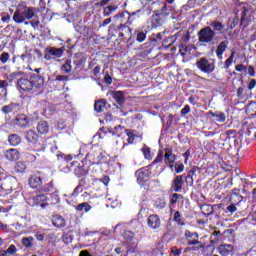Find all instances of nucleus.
<instances>
[{
    "label": "nucleus",
    "instance_id": "5",
    "mask_svg": "<svg viewBox=\"0 0 256 256\" xmlns=\"http://www.w3.org/2000/svg\"><path fill=\"white\" fill-rule=\"evenodd\" d=\"M196 67H197V69L202 71V73H207V75H209V74L213 73V71H215V63L209 61L207 58H200L196 62Z\"/></svg>",
    "mask_w": 256,
    "mask_h": 256
},
{
    "label": "nucleus",
    "instance_id": "61",
    "mask_svg": "<svg viewBox=\"0 0 256 256\" xmlns=\"http://www.w3.org/2000/svg\"><path fill=\"white\" fill-rule=\"evenodd\" d=\"M169 8H167V5H164L162 8H161V15H169Z\"/></svg>",
    "mask_w": 256,
    "mask_h": 256
},
{
    "label": "nucleus",
    "instance_id": "52",
    "mask_svg": "<svg viewBox=\"0 0 256 256\" xmlns=\"http://www.w3.org/2000/svg\"><path fill=\"white\" fill-rule=\"evenodd\" d=\"M184 169H185V166L182 163L175 165L176 173H183Z\"/></svg>",
    "mask_w": 256,
    "mask_h": 256
},
{
    "label": "nucleus",
    "instance_id": "33",
    "mask_svg": "<svg viewBox=\"0 0 256 256\" xmlns=\"http://www.w3.org/2000/svg\"><path fill=\"white\" fill-rule=\"evenodd\" d=\"M173 220L177 222V225H181V226L185 225V221L183 220V218H181V213L179 211H176L174 213Z\"/></svg>",
    "mask_w": 256,
    "mask_h": 256
},
{
    "label": "nucleus",
    "instance_id": "28",
    "mask_svg": "<svg viewBox=\"0 0 256 256\" xmlns=\"http://www.w3.org/2000/svg\"><path fill=\"white\" fill-rule=\"evenodd\" d=\"M41 193H45L47 195V193H53V182L44 184L42 187H40L39 190Z\"/></svg>",
    "mask_w": 256,
    "mask_h": 256
},
{
    "label": "nucleus",
    "instance_id": "1",
    "mask_svg": "<svg viewBox=\"0 0 256 256\" xmlns=\"http://www.w3.org/2000/svg\"><path fill=\"white\" fill-rule=\"evenodd\" d=\"M45 85V78L39 74H32L30 78L22 76L17 80V89L25 91L26 93H32L33 95H39Z\"/></svg>",
    "mask_w": 256,
    "mask_h": 256
},
{
    "label": "nucleus",
    "instance_id": "29",
    "mask_svg": "<svg viewBox=\"0 0 256 256\" xmlns=\"http://www.w3.org/2000/svg\"><path fill=\"white\" fill-rule=\"evenodd\" d=\"M73 66H71V60H66L61 66L62 73H71Z\"/></svg>",
    "mask_w": 256,
    "mask_h": 256
},
{
    "label": "nucleus",
    "instance_id": "64",
    "mask_svg": "<svg viewBox=\"0 0 256 256\" xmlns=\"http://www.w3.org/2000/svg\"><path fill=\"white\" fill-rule=\"evenodd\" d=\"M181 55L185 56V53H187V46L182 45L180 48Z\"/></svg>",
    "mask_w": 256,
    "mask_h": 256
},
{
    "label": "nucleus",
    "instance_id": "18",
    "mask_svg": "<svg viewBox=\"0 0 256 256\" xmlns=\"http://www.w3.org/2000/svg\"><path fill=\"white\" fill-rule=\"evenodd\" d=\"M26 141H28V143H37V141H39V135L37 134V132H35V130H28L26 131Z\"/></svg>",
    "mask_w": 256,
    "mask_h": 256
},
{
    "label": "nucleus",
    "instance_id": "6",
    "mask_svg": "<svg viewBox=\"0 0 256 256\" xmlns=\"http://www.w3.org/2000/svg\"><path fill=\"white\" fill-rule=\"evenodd\" d=\"M65 53V48L47 47L44 50V59L51 61V59H60Z\"/></svg>",
    "mask_w": 256,
    "mask_h": 256
},
{
    "label": "nucleus",
    "instance_id": "56",
    "mask_svg": "<svg viewBox=\"0 0 256 256\" xmlns=\"http://www.w3.org/2000/svg\"><path fill=\"white\" fill-rule=\"evenodd\" d=\"M236 71L242 72V71H247V66L243 65V64H238L235 67Z\"/></svg>",
    "mask_w": 256,
    "mask_h": 256
},
{
    "label": "nucleus",
    "instance_id": "2",
    "mask_svg": "<svg viewBox=\"0 0 256 256\" xmlns=\"http://www.w3.org/2000/svg\"><path fill=\"white\" fill-rule=\"evenodd\" d=\"M35 17V8L28 7L25 4H19L14 12L13 21L15 23H25Z\"/></svg>",
    "mask_w": 256,
    "mask_h": 256
},
{
    "label": "nucleus",
    "instance_id": "40",
    "mask_svg": "<svg viewBox=\"0 0 256 256\" xmlns=\"http://www.w3.org/2000/svg\"><path fill=\"white\" fill-rule=\"evenodd\" d=\"M57 159L58 161H61V159H63L64 161H67V163H69V161H72L73 157L71 155L66 156L63 153L57 154Z\"/></svg>",
    "mask_w": 256,
    "mask_h": 256
},
{
    "label": "nucleus",
    "instance_id": "47",
    "mask_svg": "<svg viewBox=\"0 0 256 256\" xmlns=\"http://www.w3.org/2000/svg\"><path fill=\"white\" fill-rule=\"evenodd\" d=\"M62 240H63V243L68 245V243H71V241H73V238L69 234H65L63 235Z\"/></svg>",
    "mask_w": 256,
    "mask_h": 256
},
{
    "label": "nucleus",
    "instance_id": "31",
    "mask_svg": "<svg viewBox=\"0 0 256 256\" xmlns=\"http://www.w3.org/2000/svg\"><path fill=\"white\" fill-rule=\"evenodd\" d=\"M23 75H25V73L23 71H18V72H13L11 74L8 75V79L10 81H13L15 79H21V77H23Z\"/></svg>",
    "mask_w": 256,
    "mask_h": 256
},
{
    "label": "nucleus",
    "instance_id": "26",
    "mask_svg": "<svg viewBox=\"0 0 256 256\" xmlns=\"http://www.w3.org/2000/svg\"><path fill=\"white\" fill-rule=\"evenodd\" d=\"M8 141L12 147H17L21 143V137L17 134H12L9 136Z\"/></svg>",
    "mask_w": 256,
    "mask_h": 256
},
{
    "label": "nucleus",
    "instance_id": "24",
    "mask_svg": "<svg viewBox=\"0 0 256 256\" xmlns=\"http://www.w3.org/2000/svg\"><path fill=\"white\" fill-rule=\"evenodd\" d=\"M107 105V101L105 100H98L95 102L94 104V110L97 113H103V111H105V106Z\"/></svg>",
    "mask_w": 256,
    "mask_h": 256
},
{
    "label": "nucleus",
    "instance_id": "19",
    "mask_svg": "<svg viewBox=\"0 0 256 256\" xmlns=\"http://www.w3.org/2000/svg\"><path fill=\"white\" fill-rule=\"evenodd\" d=\"M5 158L8 161H17L19 159V151L17 149H9L5 152Z\"/></svg>",
    "mask_w": 256,
    "mask_h": 256
},
{
    "label": "nucleus",
    "instance_id": "23",
    "mask_svg": "<svg viewBox=\"0 0 256 256\" xmlns=\"http://www.w3.org/2000/svg\"><path fill=\"white\" fill-rule=\"evenodd\" d=\"M117 9H119V6H117V4H112L104 7L103 9L104 17H109L110 15H113V13H115Z\"/></svg>",
    "mask_w": 256,
    "mask_h": 256
},
{
    "label": "nucleus",
    "instance_id": "21",
    "mask_svg": "<svg viewBox=\"0 0 256 256\" xmlns=\"http://www.w3.org/2000/svg\"><path fill=\"white\" fill-rule=\"evenodd\" d=\"M19 109V104L17 103H10L6 106H3L1 111L4 113V115H9V113H13V111H16Z\"/></svg>",
    "mask_w": 256,
    "mask_h": 256
},
{
    "label": "nucleus",
    "instance_id": "8",
    "mask_svg": "<svg viewBox=\"0 0 256 256\" xmlns=\"http://www.w3.org/2000/svg\"><path fill=\"white\" fill-rule=\"evenodd\" d=\"M217 250L221 256H233L235 254V248L231 244H221Z\"/></svg>",
    "mask_w": 256,
    "mask_h": 256
},
{
    "label": "nucleus",
    "instance_id": "59",
    "mask_svg": "<svg viewBox=\"0 0 256 256\" xmlns=\"http://www.w3.org/2000/svg\"><path fill=\"white\" fill-rule=\"evenodd\" d=\"M56 81H69V76L58 75V76L56 77Z\"/></svg>",
    "mask_w": 256,
    "mask_h": 256
},
{
    "label": "nucleus",
    "instance_id": "54",
    "mask_svg": "<svg viewBox=\"0 0 256 256\" xmlns=\"http://www.w3.org/2000/svg\"><path fill=\"white\" fill-rule=\"evenodd\" d=\"M133 232L131 231H127L124 233V239H128V241H132L133 240Z\"/></svg>",
    "mask_w": 256,
    "mask_h": 256
},
{
    "label": "nucleus",
    "instance_id": "14",
    "mask_svg": "<svg viewBox=\"0 0 256 256\" xmlns=\"http://www.w3.org/2000/svg\"><path fill=\"white\" fill-rule=\"evenodd\" d=\"M176 156L173 154V150L170 148L165 149V154H164V162L166 165H171V163H175Z\"/></svg>",
    "mask_w": 256,
    "mask_h": 256
},
{
    "label": "nucleus",
    "instance_id": "60",
    "mask_svg": "<svg viewBox=\"0 0 256 256\" xmlns=\"http://www.w3.org/2000/svg\"><path fill=\"white\" fill-rule=\"evenodd\" d=\"M36 239L38 241H43V239H45V234L41 233V232H37L35 235Z\"/></svg>",
    "mask_w": 256,
    "mask_h": 256
},
{
    "label": "nucleus",
    "instance_id": "32",
    "mask_svg": "<svg viewBox=\"0 0 256 256\" xmlns=\"http://www.w3.org/2000/svg\"><path fill=\"white\" fill-rule=\"evenodd\" d=\"M74 65H75V71H81L83 67H85V60L84 59H76L74 60Z\"/></svg>",
    "mask_w": 256,
    "mask_h": 256
},
{
    "label": "nucleus",
    "instance_id": "58",
    "mask_svg": "<svg viewBox=\"0 0 256 256\" xmlns=\"http://www.w3.org/2000/svg\"><path fill=\"white\" fill-rule=\"evenodd\" d=\"M171 254L175 255V256H179V255H181V249L173 247L171 249Z\"/></svg>",
    "mask_w": 256,
    "mask_h": 256
},
{
    "label": "nucleus",
    "instance_id": "35",
    "mask_svg": "<svg viewBox=\"0 0 256 256\" xmlns=\"http://www.w3.org/2000/svg\"><path fill=\"white\" fill-rule=\"evenodd\" d=\"M245 15H247L246 10L241 13L240 26L244 28L249 27V20L245 19Z\"/></svg>",
    "mask_w": 256,
    "mask_h": 256
},
{
    "label": "nucleus",
    "instance_id": "57",
    "mask_svg": "<svg viewBox=\"0 0 256 256\" xmlns=\"http://www.w3.org/2000/svg\"><path fill=\"white\" fill-rule=\"evenodd\" d=\"M104 81L105 83H107L108 85H111V83H113V78H111V76L109 74H105L104 76Z\"/></svg>",
    "mask_w": 256,
    "mask_h": 256
},
{
    "label": "nucleus",
    "instance_id": "17",
    "mask_svg": "<svg viewBox=\"0 0 256 256\" xmlns=\"http://www.w3.org/2000/svg\"><path fill=\"white\" fill-rule=\"evenodd\" d=\"M111 96L115 99L116 103L121 107L125 103V96L122 91H112Z\"/></svg>",
    "mask_w": 256,
    "mask_h": 256
},
{
    "label": "nucleus",
    "instance_id": "30",
    "mask_svg": "<svg viewBox=\"0 0 256 256\" xmlns=\"http://www.w3.org/2000/svg\"><path fill=\"white\" fill-rule=\"evenodd\" d=\"M90 209H91V205H89V203L87 202H83L76 206V211H85V213H89Z\"/></svg>",
    "mask_w": 256,
    "mask_h": 256
},
{
    "label": "nucleus",
    "instance_id": "48",
    "mask_svg": "<svg viewBox=\"0 0 256 256\" xmlns=\"http://www.w3.org/2000/svg\"><path fill=\"white\" fill-rule=\"evenodd\" d=\"M237 25H239V16H235V18L230 24V29H235Z\"/></svg>",
    "mask_w": 256,
    "mask_h": 256
},
{
    "label": "nucleus",
    "instance_id": "55",
    "mask_svg": "<svg viewBox=\"0 0 256 256\" xmlns=\"http://www.w3.org/2000/svg\"><path fill=\"white\" fill-rule=\"evenodd\" d=\"M17 251V248L15 245H10L9 248L6 250V253H9L10 255H13Z\"/></svg>",
    "mask_w": 256,
    "mask_h": 256
},
{
    "label": "nucleus",
    "instance_id": "46",
    "mask_svg": "<svg viewBox=\"0 0 256 256\" xmlns=\"http://www.w3.org/2000/svg\"><path fill=\"white\" fill-rule=\"evenodd\" d=\"M127 135H128L127 143L128 144L133 143V141H135V134H133V132L131 131H128Z\"/></svg>",
    "mask_w": 256,
    "mask_h": 256
},
{
    "label": "nucleus",
    "instance_id": "11",
    "mask_svg": "<svg viewBox=\"0 0 256 256\" xmlns=\"http://www.w3.org/2000/svg\"><path fill=\"white\" fill-rule=\"evenodd\" d=\"M208 27H211L215 35H223V33H225V25H223V23L218 20L211 21Z\"/></svg>",
    "mask_w": 256,
    "mask_h": 256
},
{
    "label": "nucleus",
    "instance_id": "15",
    "mask_svg": "<svg viewBox=\"0 0 256 256\" xmlns=\"http://www.w3.org/2000/svg\"><path fill=\"white\" fill-rule=\"evenodd\" d=\"M227 45H229V41L224 40L219 43L217 49H216V55L219 59H223V53L227 51Z\"/></svg>",
    "mask_w": 256,
    "mask_h": 256
},
{
    "label": "nucleus",
    "instance_id": "51",
    "mask_svg": "<svg viewBox=\"0 0 256 256\" xmlns=\"http://www.w3.org/2000/svg\"><path fill=\"white\" fill-rule=\"evenodd\" d=\"M226 210H227V213H231V215H233V213L237 211V207L235 206V204H232L227 206Z\"/></svg>",
    "mask_w": 256,
    "mask_h": 256
},
{
    "label": "nucleus",
    "instance_id": "36",
    "mask_svg": "<svg viewBox=\"0 0 256 256\" xmlns=\"http://www.w3.org/2000/svg\"><path fill=\"white\" fill-rule=\"evenodd\" d=\"M33 237H26L22 239V245H24V247L29 248V247H33Z\"/></svg>",
    "mask_w": 256,
    "mask_h": 256
},
{
    "label": "nucleus",
    "instance_id": "10",
    "mask_svg": "<svg viewBox=\"0 0 256 256\" xmlns=\"http://www.w3.org/2000/svg\"><path fill=\"white\" fill-rule=\"evenodd\" d=\"M147 225L150 229H159L161 227V218L157 214H151L147 218Z\"/></svg>",
    "mask_w": 256,
    "mask_h": 256
},
{
    "label": "nucleus",
    "instance_id": "22",
    "mask_svg": "<svg viewBox=\"0 0 256 256\" xmlns=\"http://www.w3.org/2000/svg\"><path fill=\"white\" fill-rule=\"evenodd\" d=\"M52 225L58 228L65 227V218L61 217L60 215H54L52 217Z\"/></svg>",
    "mask_w": 256,
    "mask_h": 256
},
{
    "label": "nucleus",
    "instance_id": "20",
    "mask_svg": "<svg viewBox=\"0 0 256 256\" xmlns=\"http://www.w3.org/2000/svg\"><path fill=\"white\" fill-rule=\"evenodd\" d=\"M37 131L40 135H47V133H49V124L47 121L38 122Z\"/></svg>",
    "mask_w": 256,
    "mask_h": 256
},
{
    "label": "nucleus",
    "instance_id": "25",
    "mask_svg": "<svg viewBox=\"0 0 256 256\" xmlns=\"http://www.w3.org/2000/svg\"><path fill=\"white\" fill-rule=\"evenodd\" d=\"M14 170L16 173H25V171H27V164L23 161H18L14 166Z\"/></svg>",
    "mask_w": 256,
    "mask_h": 256
},
{
    "label": "nucleus",
    "instance_id": "13",
    "mask_svg": "<svg viewBox=\"0 0 256 256\" xmlns=\"http://www.w3.org/2000/svg\"><path fill=\"white\" fill-rule=\"evenodd\" d=\"M28 183L32 189H39L43 185V180L37 174H33L29 177Z\"/></svg>",
    "mask_w": 256,
    "mask_h": 256
},
{
    "label": "nucleus",
    "instance_id": "37",
    "mask_svg": "<svg viewBox=\"0 0 256 256\" xmlns=\"http://www.w3.org/2000/svg\"><path fill=\"white\" fill-rule=\"evenodd\" d=\"M74 173H75L76 177H83V175H85L86 171L84 170L83 166H77L74 169Z\"/></svg>",
    "mask_w": 256,
    "mask_h": 256
},
{
    "label": "nucleus",
    "instance_id": "7",
    "mask_svg": "<svg viewBox=\"0 0 256 256\" xmlns=\"http://www.w3.org/2000/svg\"><path fill=\"white\" fill-rule=\"evenodd\" d=\"M135 175L137 177L138 183L141 185L149 181V177L151 176V171H149V169L147 168H141L136 171Z\"/></svg>",
    "mask_w": 256,
    "mask_h": 256
},
{
    "label": "nucleus",
    "instance_id": "4",
    "mask_svg": "<svg viewBox=\"0 0 256 256\" xmlns=\"http://www.w3.org/2000/svg\"><path fill=\"white\" fill-rule=\"evenodd\" d=\"M184 235L189 246L197 245L191 247L190 251H199V249H205V243H201V241H199V233L186 230Z\"/></svg>",
    "mask_w": 256,
    "mask_h": 256
},
{
    "label": "nucleus",
    "instance_id": "42",
    "mask_svg": "<svg viewBox=\"0 0 256 256\" xmlns=\"http://www.w3.org/2000/svg\"><path fill=\"white\" fill-rule=\"evenodd\" d=\"M10 58H11V56H10L9 53H7V52H3V53L0 55V61H1V63H3V64L7 63V61H9Z\"/></svg>",
    "mask_w": 256,
    "mask_h": 256
},
{
    "label": "nucleus",
    "instance_id": "38",
    "mask_svg": "<svg viewBox=\"0 0 256 256\" xmlns=\"http://www.w3.org/2000/svg\"><path fill=\"white\" fill-rule=\"evenodd\" d=\"M217 119L216 121H218V123H225L226 121V116H225V113L223 112H216V116H215Z\"/></svg>",
    "mask_w": 256,
    "mask_h": 256
},
{
    "label": "nucleus",
    "instance_id": "3",
    "mask_svg": "<svg viewBox=\"0 0 256 256\" xmlns=\"http://www.w3.org/2000/svg\"><path fill=\"white\" fill-rule=\"evenodd\" d=\"M199 43H203V45H209L215 43V31L209 26H206L197 33Z\"/></svg>",
    "mask_w": 256,
    "mask_h": 256
},
{
    "label": "nucleus",
    "instance_id": "45",
    "mask_svg": "<svg viewBox=\"0 0 256 256\" xmlns=\"http://www.w3.org/2000/svg\"><path fill=\"white\" fill-rule=\"evenodd\" d=\"M180 113L183 117H185V115H189V113H191V107L189 105H185Z\"/></svg>",
    "mask_w": 256,
    "mask_h": 256
},
{
    "label": "nucleus",
    "instance_id": "53",
    "mask_svg": "<svg viewBox=\"0 0 256 256\" xmlns=\"http://www.w3.org/2000/svg\"><path fill=\"white\" fill-rule=\"evenodd\" d=\"M179 197H181V195L174 193L171 198V204L175 205V203H177L179 201Z\"/></svg>",
    "mask_w": 256,
    "mask_h": 256
},
{
    "label": "nucleus",
    "instance_id": "63",
    "mask_svg": "<svg viewBox=\"0 0 256 256\" xmlns=\"http://www.w3.org/2000/svg\"><path fill=\"white\" fill-rule=\"evenodd\" d=\"M255 85H256V80L255 79L250 80L248 89H250V90L255 89Z\"/></svg>",
    "mask_w": 256,
    "mask_h": 256
},
{
    "label": "nucleus",
    "instance_id": "43",
    "mask_svg": "<svg viewBox=\"0 0 256 256\" xmlns=\"http://www.w3.org/2000/svg\"><path fill=\"white\" fill-rule=\"evenodd\" d=\"M163 157H164L163 150H160V151L158 152L157 157H156L155 160L153 161V165H157V163H161V161H163Z\"/></svg>",
    "mask_w": 256,
    "mask_h": 256
},
{
    "label": "nucleus",
    "instance_id": "9",
    "mask_svg": "<svg viewBox=\"0 0 256 256\" xmlns=\"http://www.w3.org/2000/svg\"><path fill=\"white\" fill-rule=\"evenodd\" d=\"M12 123L17 127L25 129V127H29V117H27L25 114H20L12 120Z\"/></svg>",
    "mask_w": 256,
    "mask_h": 256
},
{
    "label": "nucleus",
    "instance_id": "34",
    "mask_svg": "<svg viewBox=\"0 0 256 256\" xmlns=\"http://www.w3.org/2000/svg\"><path fill=\"white\" fill-rule=\"evenodd\" d=\"M118 31H119V37H125L124 33H131V28H129L125 25H120L118 27Z\"/></svg>",
    "mask_w": 256,
    "mask_h": 256
},
{
    "label": "nucleus",
    "instance_id": "44",
    "mask_svg": "<svg viewBox=\"0 0 256 256\" xmlns=\"http://www.w3.org/2000/svg\"><path fill=\"white\" fill-rule=\"evenodd\" d=\"M235 57V51H233L230 55V57L225 61V67L226 69H229L231 67V63H233V59Z\"/></svg>",
    "mask_w": 256,
    "mask_h": 256
},
{
    "label": "nucleus",
    "instance_id": "62",
    "mask_svg": "<svg viewBox=\"0 0 256 256\" xmlns=\"http://www.w3.org/2000/svg\"><path fill=\"white\" fill-rule=\"evenodd\" d=\"M99 73H101V66H96L93 69V75H95V77H97V75H99Z\"/></svg>",
    "mask_w": 256,
    "mask_h": 256
},
{
    "label": "nucleus",
    "instance_id": "27",
    "mask_svg": "<svg viewBox=\"0 0 256 256\" xmlns=\"http://www.w3.org/2000/svg\"><path fill=\"white\" fill-rule=\"evenodd\" d=\"M246 113L250 115V117H255L256 115V102H252L248 104L246 108Z\"/></svg>",
    "mask_w": 256,
    "mask_h": 256
},
{
    "label": "nucleus",
    "instance_id": "39",
    "mask_svg": "<svg viewBox=\"0 0 256 256\" xmlns=\"http://www.w3.org/2000/svg\"><path fill=\"white\" fill-rule=\"evenodd\" d=\"M145 39H147V34H145V32L138 31L136 41H138V43H143Z\"/></svg>",
    "mask_w": 256,
    "mask_h": 256
},
{
    "label": "nucleus",
    "instance_id": "41",
    "mask_svg": "<svg viewBox=\"0 0 256 256\" xmlns=\"http://www.w3.org/2000/svg\"><path fill=\"white\" fill-rule=\"evenodd\" d=\"M142 153H143L145 159H152L151 149L149 147H143L142 148Z\"/></svg>",
    "mask_w": 256,
    "mask_h": 256
},
{
    "label": "nucleus",
    "instance_id": "12",
    "mask_svg": "<svg viewBox=\"0 0 256 256\" xmlns=\"http://www.w3.org/2000/svg\"><path fill=\"white\" fill-rule=\"evenodd\" d=\"M200 209L203 215H205L206 217H209V215H213V213H215V209H221V204H218V205L204 204L200 206Z\"/></svg>",
    "mask_w": 256,
    "mask_h": 256
},
{
    "label": "nucleus",
    "instance_id": "50",
    "mask_svg": "<svg viewBox=\"0 0 256 256\" xmlns=\"http://www.w3.org/2000/svg\"><path fill=\"white\" fill-rule=\"evenodd\" d=\"M243 93H245V88L243 87H239L237 89V97L238 99H243L245 96L243 95Z\"/></svg>",
    "mask_w": 256,
    "mask_h": 256
},
{
    "label": "nucleus",
    "instance_id": "49",
    "mask_svg": "<svg viewBox=\"0 0 256 256\" xmlns=\"http://www.w3.org/2000/svg\"><path fill=\"white\" fill-rule=\"evenodd\" d=\"M7 87H9V82L7 80H0V89L7 91Z\"/></svg>",
    "mask_w": 256,
    "mask_h": 256
},
{
    "label": "nucleus",
    "instance_id": "16",
    "mask_svg": "<svg viewBox=\"0 0 256 256\" xmlns=\"http://www.w3.org/2000/svg\"><path fill=\"white\" fill-rule=\"evenodd\" d=\"M172 189L175 193H179L180 189H183V176H176L172 181Z\"/></svg>",
    "mask_w": 256,
    "mask_h": 256
}]
</instances>
